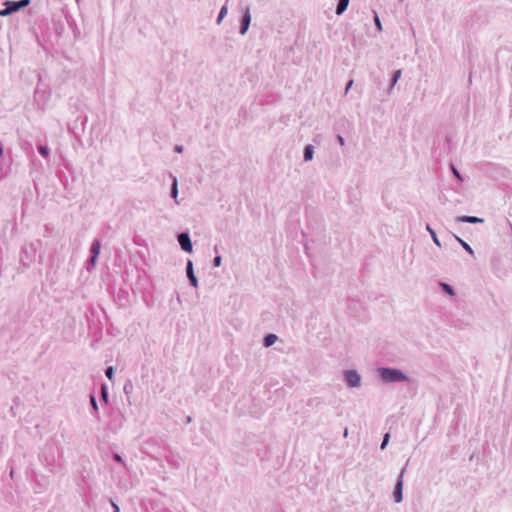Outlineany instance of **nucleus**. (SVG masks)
Wrapping results in <instances>:
<instances>
[{
	"label": "nucleus",
	"instance_id": "1",
	"mask_svg": "<svg viewBox=\"0 0 512 512\" xmlns=\"http://www.w3.org/2000/svg\"><path fill=\"white\" fill-rule=\"evenodd\" d=\"M378 376L384 384L410 381L409 377L400 369L392 367H379Z\"/></svg>",
	"mask_w": 512,
	"mask_h": 512
},
{
	"label": "nucleus",
	"instance_id": "2",
	"mask_svg": "<svg viewBox=\"0 0 512 512\" xmlns=\"http://www.w3.org/2000/svg\"><path fill=\"white\" fill-rule=\"evenodd\" d=\"M64 16L62 14L54 15L51 19V25L47 26L46 37L50 39L53 35L56 39L61 37L65 30Z\"/></svg>",
	"mask_w": 512,
	"mask_h": 512
},
{
	"label": "nucleus",
	"instance_id": "3",
	"mask_svg": "<svg viewBox=\"0 0 512 512\" xmlns=\"http://www.w3.org/2000/svg\"><path fill=\"white\" fill-rule=\"evenodd\" d=\"M407 465H408V462L401 469V471L398 475L395 487H394L393 498L396 503H400L403 500V477L406 472Z\"/></svg>",
	"mask_w": 512,
	"mask_h": 512
},
{
	"label": "nucleus",
	"instance_id": "4",
	"mask_svg": "<svg viewBox=\"0 0 512 512\" xmlns=\"http://www.w3.org/2000/svg\"><path fill=\"white\" fill-rule=\"evenodd\" d=\"M344 381L347 386L351 388H358L361 386V376L354 369L344 371Z\"/></svg>",
	"mask_w": 512,
	"mask_h": 512
},
{
	"label": "nucleus",
	"instance_id": "5",
	"mask_svg": "<svg viewBox=\"0 0 512 512\" xmlns=\"http://www.w3.org/2000/svg\"><path fill=\"white\" fill-rule=\"evenodd\" d=\"M177 241L184 252L191 253L193 251L192 241L188 232L179 233Z\"/></svg>",
	"mask_w": 512,
	"mask_h": 512
},
{
	"label": "nucleus",
	"instance_id": "6",
	"mask_svg": "<svg viewBox=\"0 0 512 512\" xmlns=\"http://www.w3.org/2000/svg\"><path fill=\"white\" fill-rule=\"evenodd\" d=\"M30 3V0H21L18 2H9L7 3V7L4 10L0 11V16L9 15L22 7L27 6Z\"/></svg>",
	"mask_w": 512,
	"mask_h": 512
},
{
	"label": "nucleus",
	"instance_id": "7",
	"mask_svg": "<svg viewBox=\"0 0 512 512\" xmlns=\"http://www.w3.org/2000/svg\"><path fill=\"white\" fill-rule=\"evenodd\" d=\"M454 136L452 134H447L444 138L443 144H439L436 148V151H439V156L448 155L452 150V141Z\"/></svg>",
	"mask_w": 512,
	"mask_h": 512
},
{
	"label": "nucleus",
	"instance_id": "8",
	"mask_svg": "<svg viewBox=\"0 0 512 512\" xmlns=\"http://www.w3.org/2000/svg\"><path fill=\"white\" fill-rule=\"evenodd\" d=\"M250 23H251V13H250V8L247 6L243 10V14H242V17L240 20L239 33L241 35H245L247 33Z\"/></svg>",
	"mask_w": 512,
	"mask_h": 512
},
{
	"label": "nucleus",
	"instance_id": "9",
	"mask_svg": "<svg viewBox=\"0 0 512 512\" xmlns=\"http://www.w3.org/2000/svg\"><path fill=\"white\" fill-rule=\"evenodd\" d=\"M101 249V242L99 239H94L91 247H90V257L88 259V264L94 266L97 262L99 253Z\"/></svg>",
	"mask_w": 512,
	"mask_h": 512
},
{
	"label": "nucleus",
	"instance_id": "10",
	"mask_svg": "<svg viewBox=\"0 0 512 512\" xmlns=\"http://www.w3.org/2000/svg\"><path fill=\"white\" fill-rule=\"evenodd\" d=\"M49 98L50 92L41 91L39 87L34 91V100L37 101L39 108L43 109Z\"/></svg>",
	"mask_w": 512,
	"mask_h": 512
},
{
	"label": "nucleus",
	"instance_id": "11",
	"mask_svg": "<svg viewBox=\"0 0 512 512\" xmlns=\"http://www.w3.org/2000/svg\"><path fill=\"white\" fill-rule=\"evenodd\" d=\"M186 275H187L190 285L193 286L194 288H197L198 287V279L195 276L194 269H193V262L190 259L187 260Z\"/></svg>",
	"mask_w": 512,
	"mask_h": 512
},
{
	"label": "nucleus",
	"instance_id": "12",
	"mask_svg": "<svg viewBox=\"0 0 512 512\" xmlns=\"http://www.w3.org/2000/svg\"><path fill=\"white\" fill-rule=\"evenodd\" d=\"M456 222L477 224V223H483L484 219L483 218H479L477 216L463 215V216L456 217Z\"/></svg>",
	"mask_w": 512,
	"mask_h": 512
},
{
	"label": "nucleus",
	"instance_id": "13",
	"mask_svg": "<svg viewBox=\"0 0 512 512\" xmlns=\"http://www.w3.org/2000/svg\"><path fill=\"white\" fill-rule=\"evenodd\" d=\"M38 153L45 158L48 162L50 160V149L46 144L38 143L37 144Z\"/></svg>",
	"mask_w": 512,
	"mask_h": 512
},
{
	"label": "nucleus",
	"instance_id": "14",
	"mask_svg": "<svg viewBox=\"0 0 512 512\" xmlns=\"http://www.w3.org/2000/svg\"><path fill=\"white\" fill-rule=\"evenodd\" d=\"M314 155V146L311 144H308L304 147L303 151V159L305 162L311 161L313 159Z\"/></svg>",
	"mask_w": 512,
	"mask_h": 512
},
{
	"label": "nucleus",
	"instance_id": "15",
	"mask_svg": "<svg viewBox=\"0 0 512 512\" xmlns=\"http://www.w3.org/2000/svg\"><path fill=\"white\" fill-rule=\"evenodd\" d=\"M277 339L278 337L276 334L269 333L264 336L262 344L264 347H270L277 341Z\"/></svg>",
	"mask_w": 512,
	"mask_h": 512
},
{
	"label": "nucleus",
	"instance_id": "16",
	"mask_svg": "<svg viewBox=\"0 0 512 512\" xmlns=\"http://www.w3.org/2000/svg\"><path fill=\"white\" fill-rule=\"evenodd\" d=\"M401 75H402V70L401 69L395 70L392 73L391 80H390V85H389V89H388L389 93L392 91V89L396 85L397 81L400 79Z\"/></svg>",
	"mask_w": 512,
	"mask_h": 512
},
{
	"label": "nucleus",
	"instance_id": "17",
	"mask_svg": "<svg viewBox=\"0 0 512 512\" xmlns=\"http://www.w3.org/2000/svg\"><path fill=\"white\" fill-rule=\"evenodd\" d=\"M439 287L442 290V292H444L445 294H448L451 297L455 296V294H456L454 288L448 283L440 282Z\"/></svg>",
	"mask_w": 512,
	"mask_h": 512
},
{
	"label": "nucleus",
	"instance_id": "18",
	"mask_svg": "<svg viewBox=\"0 0 512 512\" xmlns=\"http://www.w3.org/2000/svg\"><path fill=\"white\" fill-rule=\"evenodd\" d=\"M171 178H172V184H171V189H170V196L176 200L177 196H178V181H177V178L173 175H171Z\"/></svg>",
	"mask_w": 512,
	"mask_h": 512
},
{
	"label": "nucleus",
	"instance_id": "19",
	"mask_svg": "<svg viewBox=\"0 0 512 512\" xmlns=\"http://www.w3.org/2000/svg\"><path fill=\"white\" fill-rule=\"evenodd\" d=\"M349 4V0H338L337 6H336V14L341 15L345 12Z\"/></svg>",
	"mask_w": 512,
	"mask_h": 512
},
{
	"label": "nucleus",
	"instance_id": "20",
	"mask_svg": "<svg viewBox=\"0 0 512 512\" xmlns=\"http://www.w3.org/2000/svg\"><path fill=\"white\" fill-rule=\"evenodd\" d=\"M453 237L457 240V242L470 254L474 255V250L472 247L464 241L462 238L458 237L457 235L453 234Z\"/></svg>",
	"mask_w": 512,
	"mask_h": 512
},
{
	"label": "nucleus",
	"instance_id": "21",
	"mask_svg": "<svg viewBox=\"0 0 512 512\" xmlns=\"http://www.w3.org/2000/svg\"><path fill=\"white\" fill-rule=\"evenodd\" d=\"M426 230L429 232V234L431 235V238L433 240V242L438 246V247H441V243H440V240L438 239L437 237V234L435 232L434 229H432V227L429 225V224H426Z\"/></svg>",
	"mask_w": 512,
	"mask_h": 512
},
{
	"label": "nucleus",
	"instance_id": "22",
	"mask_svg": "<svg viewBox=\"0 0 512 512\" xmlns=\"http://www.w3.org/2000/svg\"><path fill=\"white\" fill-rule=\"evenodd\" d=\"M101 399L105 404H108L109 401V394H108V387L106 384L101 385L100 389Z\"/></svg>",
	"mask_w": 512,
	"mask_h": 512
},
{
	"label": "nucleus",
	"instance_id": "23",
	"mask_svg": "<svg viewBox=\"0 0 512 512\" xmlns=\"http://www.w3.org/2000/svg\"><path fill=\"white\" fill-rule=\"evenodd\" d=\"M214 252L217 255L214 257L212 264L214 267H220L221 263H222V257L218 254L219 253L218 245L214 246Z\"/></svg>",
	"mask_w": 512,
	"mask_h": 512
},
{
	"label": "nucleus",
	"instance_id": "24",
	"mask_svg": "<svg viewBox=\"0 0 512 512\" xmlns=\"http://www.w3.org/2000/svg\"><path fill=\"white\" fill-rule=\"evenodd\" d=\"M450 170L458 181L463 182V177L454 164H450Z\"/></svg>",
	"mask_w": 512,
	"mask_h": 512
},
{
	"label": "nucleus",
	"instance_id": "25",
	"mask_svg": "<svg viewBox=\"0 0 512 512\" xmlns=\"http://www.w3.org/2000/svg\"><path fill=\"white\" fill-rule=\"evenodd\" d=\"M89 399H90V404H91V407H92L93 411L95 413H97L98 412V404H97L95 395L94 394H90L89 395Z\"/></svg>",
	"mask_w": 512,
	"mask_h": 512
},
{
	"label": "nucleus",
	"instance_id": "26",
	"mask_svg": "<svg viewBox=\"0 0 512 512\" xmlns=\"http://www.w3.org/2000/svg\"><path fill=\"white\" fill-rule=\"evenodd\" d=\"M114 368L112 366H108L106 369H105V376L109 379V380H112L113 377H114Z\"/></svg>",
	"mask_w": 512,
	"mask_h": 512
},
{
	"label": "nucleus",
	"instance_id": "27",
	"mask_svg": "<svg viewBox=\"0 0 512 512\" xmlns=\"http://www.w3.org/2000/svg\"><path fill=\"white\" fill-rule=\"evenodd\" d=\"M389 440H390V434L389 433L384 434L383 440H382L381 445H380V449L381 450H384L386 448V446L388 445Z\"/></svg>",
	"mask_w": 512,
	"mask_h": 512
},
{
	"label": "nucleus",
	"instance_id": "28",
	"mask_svg": "<svg viewBox=\"0 0 512 512\" xmlns=\"http://www.w3.org/2000/svg\"><path fill=\"white\" fill-rule=\"evenodd\" d=\"M112 458L114 461H116L117 463L125 466V462L123 460V458L118 454V453H113L112 454Z\"/></svg>",
	"mask_w": 512,
	"mask_h": 512
},
{
	"label": "nucleus",
	"instance_id": "29",
	"mask_svg": "<svg viewBox=\"0 0 512 512\" xmlns=\"http://www.w3.org/2000/svg\"><path fill=\"white\" fill-rule=\"evenodd\" d=\"M374 22H375V25H376L377 29L379 31L382 30V25H381L380 19H379L377 14H375Z\"/></svg>",
	"mask_w": 512,
	"mask_h": 512
},
{
	"label": "nucleus",
	"instance_id": "30",
	"mask_svg": "<svg viewBox=\"0 0 512 512\" xmlns=\"http://www.w3.org/2000/svg\"><path fill=\"white\" fill-rule=\"evenodd\" d=\"M133 386L131 382H128L124 385L123 390L125 394H128L132 390Z\"/></svg>",
	"mask_w": 512,
	"mask_h": 512
},
{
	"label": "nucleus",
	"instance_id": "31",
	"mask_svg": "<svg viewBox=\"0 0 512 512\" xmlns=\"http://www.w3.org/2000/svg\"><path fill=\"white\" fill-rule=\"evenodd\" d=\"M227 12H228V7L227 5H223L219 11V14L220 16H226L227 15Z\"/></svg>",
	"mask_w": 512,
	"mask_h": 512
},
{
	"label": "nucleus",
	"instance_id": "32",
	"mask_svg": "<svg viewBox=\"0 0 512 512\" xmlns=\"http://www.w3.org/2000/svg\"><path fill=\"white\" fill-rule=\"evenodd\" d=\"M183 150H184V148L182 145H175V147H174V152H176V153H182Z\"/></svg>",
	"mask_w": 512,
	"mask_h": 512
},
{
	"label": "nucleus",
	"instance_id": "33",
	"mask_svg": "<svg viewBox=\"0 0 512 512\" xmlns=\"http://www.w3.org/2000/svg\"><path fill=\"white\" fill-rule=\"evenodd\" d=\"M111 506H112L114 512H120L119 506L112 500H111Z\"/></svg>",
	"mask_w": 512,
	"mask_h": 512
},
{
	"label": "nucleus",
	"instance_id": "34",
	"mask_svg": "<svg viewBox=\"0 0 512 512\" xmlns=\"http://www.w3.org/2000/svg\"><path fill=\"white\" fill-rule=\"evenodd\" d=\"M352 85H353V80H349L345 87V93L348 92V90L352 87Z\"/></svg>",
	"mask_w": 512,
	"mask_h": 512
},
{
	"label": "nucleus",
	"instance_id": "35",
	"mask_svg": "<svg viewBox=\"0 0 512 512\" xmlns=\"http://www.w3.org/2000/svg\"><path fill=\"white\" fill-rule=\"evenodd\" d=\"M337 141H338V143H339L341 146H344V144H345V140H344V138H343L341 135H338V136H337Z\"/></svg>",
	"mask_w": 512,
	"mask_h": 512
},
{
	"label": "nucleus",
	"instance_id": "36",
	"mask_svg": "<svg viewBox=\"0 0 512 512\" xmlns=\"http://www.w3.org/2000/svg\"><path fill=\"white\" fill-rule=\"evenodd\" d=\"M225 16H220V14H218V17L216 19V23L219 25L221 23V21L223 20Z\"/></svg>",
	"mask_w": 512,
	"mask_h": 512
},
{
	"label": "nucleus",
	"instance_id": "37",
	"mask_svg": "<svg viewBox=\"0 0 512 512\" xmlns=\"http://www.w3.org/2000/svg\"><path fill=\"white\" fill-rule=\"evenodd\" d=\"M45 450H55V448L52 445H46Z\"/></svg>",
	"mask_w": 512,
	"mask_h": 512
},
{
	"label": "nucleus",
	"instance_id": "38",
	"mask_svg": "<svg viewBox=\"0 0 512 512\" xmlns=\"http://www.w3.org/2000/svg\"><path fill=\"white\" fill-rule=\"evenodd\" d=\"M191 421H192L191 416H187V417H186V423H190Z\"/></svg>",
	"mask_w": 512,
	"mask_h": 512
},
{
	"label": "nucleus",
	"instance_id": "39",
	"mask_svg": "<svg viewBox=\"0 0 512 512\" xmlns=\"http://www.w3.org/2000/svg\"><path fill=\"white\" fill-rule=\"evenodd\" d=\"M347 436H348V429L345 428V430H344V437H347Z\"/></svg>",
	"mask_w": 512,
	"mask_h": 512
},
{
	"label": "nucleus",
	"instance_id": "40",
	"mask_svg": "<svg viewBox=\"0 0 512 512\" xmlns=\"http://www.w3.org/2000/svg\"><path fill=\"white\" fill-rule=\"evenodd\" d=\"M3 154V151H2V148L0 147V157L2 156Z\"/></svg>",
	"mask_w": 512,
	"mask_h": 512
},
{
	"label": "nucleus",
	"instance_id": "41",
	"mask_svg": "<svg viewBox=\"0 0 512 512\" xmlns=\"http://www.w3.org/2000/svg\"><path fill=\"white\" fill-rule=\"evenodd\" d=\"M76 1L78 2L79 0H76Z\"/></svg>",
	"mask_w": 512,
	"mask_h": 512
}]
</instances>
